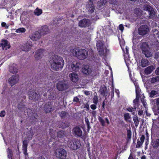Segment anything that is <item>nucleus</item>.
<instances>
[{
	"label": "nucleus",
	"mask_w": 159,
	"mask_h": 159,
	"mask_svg": "<svg viewBox=\"0 0 159 159\" xmlns=\"http://www.w3.org/2000/svg\"><path fill=\"white\" fill-rule=\"evenodd\" d=\"M125 119L126 121L128 120L131 118L129 113H125L124 115Z\"/></svg>",
	"instance_id": "79ce46f5"
},
{
	"label": "nucleus",
	"mask_w": 159,
	"mask_h": 159,
	"mask_svg": "<svg viewBox=\"0 0 159 159\" xmlns=\"http://www.w3.org/2000/svg\"><path fill=\"white\" fill-rule=\"evenodd\" d=\"M81 65L80 63L77 61H74L71 65L69 66L68 68L70 71H77L79 70L80 68Z\"/></svg>",
	"instance_id": "6e6552de"
},
{
	"label": "nucleus",
	"mask_w": 159,
	"mask_h": 159,
	"mask_svg": "<svg viewBox=\"0 0 159 159\" xmlns=\"http://www.w3.org/2000/svg\"><path fill=\"white\" fill-rule=\"evenodd\" d=\"M144 107L146 108V107L147 106V104L146 103V101H145V102H142Z\"/></svg>",
	"instance_id": "338daca9"
},
{
	"label": "nucleus",
	"mask_w": 159,
	"mask_h": 159,
	"mask_svg": "<svg viewBox=\"0 0 159 159\" xmlns=\"http://www.w3.org/2000/svg\"><path fill=\"white\" fill-rule=\"evenodd\" d=\"M23 148V151L24 154L25 155H26L28 154V153L27 152V148Z\"/></svg>",
	"instance_id": "4d7b16f0"
},
{
	"label": "nucleus",
	"mask_w": 159,
	"mask_h": 159,
	"mask_svg": "<svg viewBox=\"0 0 159 159\" xmlns=\"http://www.w3.org/2000/svg\"><path fill=\"white\" fill-rule=\"evenodd\" d=\"M16 0H0V8H4V7L8 3V2H10L12 5H14Z\"/></svg>",
	"instance_id": "4468645a"
},
{
	"label": "nucleus",
	"mask_w": 159,
	"mask_h": 159,
	"mask_svg": "<svg viewBox=\"0 0 159 159\" xmlns=\"http://www.w3.org/2000/svg\"><path fill=\"white\" fill-rule=\"evenodd\" d=\"M133 118L134 121L135 126L136 127L138 126L139 124V121L137 116L135 115H134L133 117Z\"/></svg>",
	"instance_id": "72a5a7b5"
},
{
	"label": "nucleus",
	"mask_w": 159,
	"mask_h": 159,
	"mask_svg": "<svg viewBox=\"0 0 159 159\" xmlns=\"http://www.w3.org/2000/svg\"><path fill=\"white\" fill-rule=\"evenodd\" d=\"M44 50L43 49H39L35 52L34 57L36 60H40L44 56Z\"/></svg>",
	"instance_id": "f8f14e48"
},
{
	"label": "nucleus",
	"mask_w": 159,
	"mask_h": 159,
	"mask_svg": "<svg viewBox=\"0 0 159 159\" xmlns=\"http://www.w3.org/2000/svg\"><path fill=\"white\" fill-rule=\"evenodd\" d=\"M28 94L29 95V98L31 100L33 101H36L39 98L38 94L36 93H34L32 91H30L28 92Z\"/></svg>",
	"instance_id": "dca6fc26"
},
{
	"label": "nucleus",
	"mask_w": 159,
	"mask_h": 159,
	"mask_svg": "<svg viewBox=\"0 0 159 159\" xmlns=\"http://www.w3.org/2000/svg\"><path fill=\"white\" fill-rule=\"evenodd\" d=\"M138 103L139 102L135 100H134V107H129L127 108V110L129 112H132V114L134 115H135V113L134 111L136 110L137 108L138 107Z\"/></svg>",
	"instance_id": "2eb2a0df"
},
{
	"label": "nucleus",
	"mask_w": 159,
	"mask_h": 159,
	"mask_svg": "<svg viewBox=\"0 0 159 159\" xmlns=\"http://www.w3.org/2000/svg\"><path fill=\"white\" fill-rule=\"evenodd\" d=\"M106 2V1L105 0H101L99 2H98V4L99 5V7H101L103 6Z\"/></svg>",
	"instance_id": "ea45409f"
},
{
	"label": "nucleus",
	"mask_w": 159,
	"mask_h": 159,
	"mask_svg": "<svg viewBox=\"0 0 159 159\" xmlns=\"http://www.w3.org/2000/svg\"><path fill=\"white\" fill-rule=\"evenodd\" d=\"M52 105L51 103L48 102L45 105L44 107V109L45 111L47 113L51 112L52 109Z\"/></svg>",
	"instance_id": "cd10ccee"
},
{
	"label": "nucleus",
	"mask_w": 159,
	"mask_h": 159,
	"mask_svg": "<svg viewBox=\"0 0 159 159\" xmlns=\"http://www.w3.org/2000/svg\"><path fill=\"white\" fill-rule=\"evenodd\" d=\"M84 107L85 108H86L88 110H89V105L87 104H85Z\"/></svg>",
	"instance_id": "0e129e2a"
},
{
	"label": "nucleus",
	"mask_w": 159,
	"mask_h": 159,
	"mask_svg": "<svg viewBox=\"0 0 159 159\" xmlns=\"http://www.w3.org/2000/svg\"><path fill=\"white\" fill-rule=\"evenodd\" d=\"M85 122H86L87 125H89V124H90L87 118L85 119Z\"/></svg>",
	"instance_id": "69168bd1"
},
{
	"label": "nucleus",
	"mask_w": 159,
	"mask_h": 159,
	"mask_svg": "<svg viewBox=\"0 0 159 159\" xmlns=\"http://www.w3.org/2000/svg\"><path fill=\"white\" fill-rule=\"evenodd\" d=\"M152 144L153 148H158L159 147V139L152 141Z\"/></svg>",
	"instance_id": "c85d7f7f"
},
{
	"label": "nucleus",
	"mask_w": 159,
	"mask_h": 159,
	"mask_svg": "<svg viewBox=\"0 0 159 159\" xmlns=\"http://www.w3.org/2000/svg\"><path fill=\"white\" fill-rule=\"evenodd\" d=\"M41 36V35L40 33L38 32H36L31 34L30 37L31 40H37L39 39Z\"/></svg>",
	"instance_id": "393cba45"
},
{
	"label": "nucleus",
	"mask_w": 159,
	"mask_h": 159,
	"mask_svg": "<svg viewBox=\"0 0 159 159\" xmlns=\"http://www.w3.org/2000/svg\"><path fill=\"white\" fill-rule=\"evenodd\" d=\"M65 53L75 56L80 60L86 58L88 56V52L86 50L78 48H75L69 50L68 54L66 53V52Z\"/></svg>",
	"instance_id": "f257e3e1"
},
{
	"label": "nucleus",
	"mask_w": 159,
	"mask_h": 159,
	"mask_svg": "<svg viewBox=\"0 0 159 159\" xmlns=\"http://www.w3.org/2000/svg\"><path fill=\"white\" fill-rule=\"evenodd\" d=\"M115 92L117 94L118 96H119V93H120L119 90L118 89H116L115 90Z\"/></svg>",
	"instance_id": "774afa93"
},
{
	"label": "nucleus",
	"mask_w": 159,
	"mask_h": 159,
	"mask_svg": "<svg viewBox=\"0 0 159 159\" xmlns=\"http://www.w3.org/2000/svg\"><path fill=\"white\" fill-rule=\"evenodd\" d=\"M56 157L60 159H65L67 155L66 151L62 148H58L56 149L54 153Z\"/></svg>",
	"instance_id": "39448f33"
},
{
	"label": "nucleus",
	"mask_w": 159,
	"mask_h": 159,
	"mask_svg": "<svg viewBox=\"0 0 159 159\" xmlns=\"http://www.w3.org/2000/svg\"><path fill=\"white\" fill-rule=\"evenodd\" d=\"M6 115V112L4 111H2L0 113V116L3 117Z\"/></svg>",
	"instance_id": "3c124183"
},
{
	"label": "nucleus",
	"mask_w": 159,
	"mask_h": 159,
	"mask_svg": "<svg viewBox=\"0 0 159 159\" xmlns=\"http://www.w3.org/2000/svg\"><path fill=\"white\" fill-rule=\"evenodd\" d=\"M26 30L24 28H20L16 30V32L17 33H24L25 32Z\"/></svg>",
	"instance_id": "e433bc0d"
},
{
	"label": "nucleus",
	"mask_w": 159,
	"mask_h": 159,
	"mask_svg": "<svg viewBox=\"0 0 159 159\" xmlns=\"http://www.w3.org/2000/svg\"><path fill=\"white\" fill-rule=\"evenodd\" d=\"M30 45L28 46L26 45L25 47L23 50L26 52L30 50Z\"/></svg>",
	"instance_id": "49530a36"
},
{
	"label": "nucleus",
	"mask_w": 159,
	"mask_h": 159,
	"mask_svg": "<svg viewBox=\"0 0 159 159\" xmlns=\"http://www.w3.org/2000/svg\"><path fill=\"white\" fill-rule=\"evenodd\" d=\"M90 107L93 110H95L97 108V106L95 104H92L90 106Z\"/></svg>",
	"instance_id": "5fc2aeb1"
},
{
	"label": "nucleus",
	"mask_w": 159,
	"mask_h": 159,
	"mask_svg": "<svg viewBox=\"0 0 159 159\" xmlns=\"http://www.w3.org/2000/svg\"><path fill=\"white\" fill-rule=\"evenodd\" d=\"M127 136L129 139H130L131 137V132L129 130H127Z\"/></svg>",
	"instance_id": "de8ad7c7"
},
{
	"label": "nucleus",
	"mask_w": 159,
	"mask_h": 159,
	"mask_svg": "<svg viewBox=\"0 0 159 159\" xmlns=\"http://www.w3.org/2000/svg\"><path fill=\"white\" fill-rule=\"evenodd\" d=\"M41 90L43 91L41 93V94H43V95L44 96L46 95V92H47L48 91V90L45 88H44L42 89Z\"/></svg>",
	"instance_id": "8fccbe9b"
},
{
	"label": "nucleus",
	"mask_w": 159,
	"mask_h": 159,
	"mask_svg": "<svg viewBox=\"0 0 159 159\" xmlns=\"http://www.w3.org/2000/svg\"><path fill=\"white\" fill-rule=\"evenodd\" d=\"M144 10L146 11L149 14V18H152L154 17L155 12L151 6L145 5L144 7Z\"/></svg>",
	"instance_id": "1a4fd4ad"
},
{
	"label": "nucleus",
	"mask_w": 159,
	"mask_h": 159,
	"mask_svg": "<svg viewBox=\"0 0 159 159\" xmlns=\"http://www.w3.org/2000/svg\"><path fill=\"white\" fill-rule=\"evenodd\" d=\"M150 28L147 25H141L138 29V33L139 34H137V35H144L147 34L150 31ZM134 40L137 39H140V36H137L135 35L133 37Z\"/></svg>",
	"instance_id": "20e7f679"
},
{
	"label": "nucleus",
	"mask_w": 159,
	"mask_h": 159,
	"mask_svg": "<svg viewBox=\"0 0 159 159\" xmlns=\"http://www.w3.org/2000/svg\"><path fill=\"white\" fill-rule=\"evenodd\" d=\"M143 143L140 142V141L137 140V144L136 145V148H140L142 145Z\"/></svg>",
	"instance_id": "a19ab883"
},
{
	"label": "nucleus",
	"mask_w": 159,
	"mask_h": 159,
	"mask_svg": "<svg viewBox=\"0 0 159 159\" xmlns=\"http://www.w3.org/2000/svg\"><path fill=\"white\" fill-rule=\"evenodd\" d=\"M64 135V131H59L58 132L57 136L59 140H61L63 139Z\"/></svg>",
	"instance_id": "c756f323"
},
{
	"label": "nucleus",
	"mask_w": 159,
	"mask_h": 159,
	"mask_svg": "<svg viewBox=\"0 0 159 159\" xmlns=\"http://www.w3.org/2000/svg\"><path fill=\"white\" fill-rule=\"evenodd\" d=\"M150 82L153 84L157 83L159 82V76L152 77L151 79Z\"/></svg>",
	"instance_id": "7c9ffc66"
},
{
	"label": "nucleus",
	"mask_w": 159,
	"mask_h": 159,
	"mask_svg": "<svg viewBox=\"0 0 159 159\" xmlns=\"http://www.w3.org/2000/svg\"><path fill=\"white\" fill-rule=\"evenodd\" d=\"M142 53L147 57H149L152 55L151 52L150 51V48L148 44L146 43H142L141 46Z\"/></svg>",
	"instance_id": "423d86ee"
},
{
	"label": "nucleus",
	"mask_w": 159,
	"mask_h": 159,
	"mask_svg": "<svg viewBox=\"0 0 159 159\" xmlns=\"http://www.w3.org/2000/svg\"><path fill=\"white\" fill-rule=\"evenodd\" d=\"M73 134L76 136L80 137L82 135V131L79 127H75L73 129Z\"/></svg>",
	"instance_id": "6ab92c4d"
},
{
	"label": "nucleus",
	"mask_w": 159,
	"mask_h": 159,
	"mask_svg": "<svg viewBox=\"0 0 159 159\" xmlns=\"http://www.w3.org/2000/svg\"><path fill=\"white\" fill-rule=\"evenodd\" d=\"M0 45L3 50H7L10 48V43L7 40H2Z\"/></svg>",
	"instance_id": "412c9836"
},
{
	"label": "nucleus",
	"mask_w": 159,
	"mask_h": 159,
	"mask_svg": "<svg viewBox=\"0 0 159 159\" xmlns=\"http://www.w3.org/2000/svg\"><path fill=\"white\" fill-rule=\"evenodd\" d=\"M60 116L61 118H64L66 115V113L64 111H62L59 113Z\"/></svg>",
	"instance_id": "37998d69"
},
{
	"label": "nucleus",
	"mask_w": 159,
	"mask_h": 159,
	"mask_svg": "<svg viewBox=\"0 0 159 159\" xmlns=\"http://www.w3.org/2000/svg\"><path fill=\"white\" fill-rule=\"evenodd\" d=\"M7 156L8 159H12V157L13 155L11 149L8 148L7 149Z\"/></svg>",
	"instance_id": "473e14b6"
},
{
	"label": "nucleus",
	"mask_w": 159,
	"mask_h": 159,
	"mask_svg": "<svg viewBox=\"0 0 159 159\" xmlns=\"http://www.w3.org/2000/svg\"><path fill=\"white\" fill-rule=\"evenodd\" d=\"M2 26V27H4L6 29L8 28L9 27V25H7L6 23L5 22H2L1 24Z\"/></svg>",
	"instance_id": "09e8293b"
},
{
	"label": "nucleus",
	"mask_w": 159,
	"mask_h": 159,
	"mask_svg": "<svg viewBox=\"0 0 159 159\" xmlns=\"http://www.w3.org/2000/svg\"><path fill=\"white\" fill-rule=\"evenodd\" d=\"M50 62L51 68L56 70L61 69L64 63L62 58L57 55H54L51 58Z\"/></svg>",
	"instance_id": "f03ea898"
},
{
	"label": "nucleus",
	"mask_w": 159,
	"mask_h": 159,
	"mask_svg": "<svg viewBox=\"0 0 159 159\" xmlns=\"http://www.w3.org/2000/svg\"><path fill=\"white\" fill-rule=\"evenodd\" d=\"M125 40H120V43L121 48H122V46L125 44Z\"/></svg>",
	"instance_id": "864d4df0"
},
{
	"label": "nucleus",
	"mask_w": 159,
	"mask_h": 159,
	"mask_svg": "<svg viewBox=\"0 0 159 159\" xmlns=\"http://www.w3.org/2000/svg\"><path fill=\"white\" fill-rule=\"evenodd\" d=\"M98 99L97 96H95L94 97V98L93 99V103H94L95 104H97L98 102Z\"/></svg>",
	"instance_id": "a18cd8bd"
},
{
	"label": "nucleus",
	"mask_w": 159,
	"mask_h": 159,
	"mask_svg": "<svg viewBox=\"0 0 159 159\" xmlns=\"http://www.w3.org/2000/svg\"><path fill=\"white\" fill-rule=\"evenodd\" d=\"M145 139V136L143 135H142L140 138V142H141L143 143Z\"/></svg>",
	"instance_id": "bf43d9fd"
},
{
	"label": "nucleus",
	"mask_w": 159,
	"mask_h": 159,
	"mask_svg": "<svg viewBox=\"0 0 159 159\" xmlns=\"http://www.w3.org/2000/svg\"><path fill=\"white\" fill-rule=\"evenodd\" d=\"M42 12L41 9H39L38 8H36L34 11V13L36 16H39Z\"/></svg>",
	"instance_id": "c9c22d12"
},
{
	"label": "nucleus",
	"mask_w": 159,
	"mask_h": 159,
	"mask_svg": "<svg viewBox=\"0 0 159 159\" xmlns=\"http://www.w3.org/2000/svg\"><path fill=\"white\" fill-rule=\"evenodd\" d=\"M96 46L97 49L100 55L106 56V54L109 52V50L104 46L102 40H98Z\"/></svg>",
	"instance_id": "7ed1b4c3"
},
{
	"label": "nucleus",
	"mask_w": 159,
	"mask_h": 159,
	"mask_svg": "<svg viewBox=\"0 0 159 159\" xmlns=\"http://www.w3.org/2000/svg\"><path fill=\"white\" fill-rule=\"evenodd\" d=\"M73 102H79V99L77 97H75L74 98L73 100Z\"/></svg>",
	"instance_id": "052dcab7"
},
{
	"label": "nucleus",
	"mask_w": 159,
	"mask_h": 159,
	"mask_svg": "<svg viewBox=\"0 0 159 159\" xmlns=\"http://www.w3.org/2000/svg\"><path fill=\"white\" fill-rule=\"evenodd\" d=\"M19 76L18 75H12L9 80L8 81L10 85L12 86L18 82Z\"/></svg>",
	"instance_id": "9b49d317"
},
{
	"label": "nucleus",
	"mask_w": 159,
	"mask_h": 159,
	"mask_svg": "<svg viewBox=\"0 0 159 159\" xmlns=\"http://www.w3.org/2000/svg\"><path fill=\"white\" fill-rule=\"evenodd\" d=\"M155 69L154 66L151 65L146 68L144 70V73L146 75L150 74Z\"/></svg>",
	"instance_id": "5701e85b"
},
{
	"label": "nucleus",
	"mask_w": 159,
	"mask_h": 159,
	"mask_svg": "<svg viewBox=\"0 0 159 159\" xmlns=\"http://www.w3.org/2000/svg\"><path fill=\"white\" fill-rule=\"evenodd\" d=\"M69 125V123L67 122H59V126L60 127L64 128L67 127Z\"/></svg>",
	"instance_id": "f704fd0d"
},
{
	"label": "nucleus",
	"mask_w": 159,
	"mask_h": 159,
	"mask_svg": "<svg viewBox=\"0 0 159 159\" xmlns=\"http://www.w3.org/2000/svg\"><path fill=\"white\" fill-rule=\"evenodd\" d=\"M68 145L70 148L73 150H75L80 147V144L78 140L74 139L70 141Z\"/></svg>",
	"instance_id": "0eeeda50"
},
{
	"label": "nucleus",
	"mask_w": 159,
	"mask_h": 159,
	"mask_svg": "<svg viewBox=\"0 0 159 159\" xmlns=\"http://www.w3.org/2000/svg\"><path fill=\"white\" fill-rule=\"evenodd\" d=\"M86 10L89 12H92L94 11V8L92 2L90 0L88 2L86 5Z\"/></svg>",
	"instance_id": "4be33fe9"
},
{
	"label": "nucleus",
	"mask_w": 159,
	"mask_h": 159,
	"mask_svg": "<svg viewBox=\"0 0 159 159\" xmlns=\"http://www.w3.org/2000/svg\"><path fill=\"white\" fill-rule=\"evenodd\" d=\"M134 85L136 89V98L134 100L139 102V96L140 93L141 92V90L137 84H134Z\"/></svg>",
	"instance_id": "a878e982"
},
{
	"label": "nucleus",
	"mask_w": 159,
	"mask_h": 159,
	"mask_svg": "<svg viewBox=\"0 0 159 159\" xmlns=\"http://www.w3.org/2000/svg\"><path fill=\"white\" fill-rule=\"evenodd\" d=\"M90 113H91L93 116H95L96 114V111H94L90 110Z\"/></svg>",
	"instance_id": "13d9d810"
},
{
	"label": "nucleus",
	"mask_w": 159,
	"mask_h": 159,
	"mask_svg": "<svg viewBox=\"0 0 159 159\" xmlns=\"http://www.w3.org/2000/svg\"><path fill=\"white\" fill-rule=\"evenodd\" d=\"M154 104L153 111L155 115H157L159 113V98L153 100Z\"/></svg>",
	"instance_id": "9d476101"
},
{
	"label": "nucleus",
	"mask_w": 159,
	"mask_h": 159,
	"mask_svg": "<svg viewBox=\"0 0 159 159\" xmlns=\"http://www.w3.org/2000/svg\"><path fill=\"white\" fill-rule=\"evenodd\" d=\"M98 119L99 120V121L101 123V124L102 126H104L105 125V122L103 118H102L101 117H99Z\"/></svg>",
	"instance_id": "58836bf2"
},
{
	"label": "nucleus",
	"mask_w": 159,
	"mask_h": 159,
	"mask_svg": "<svg viewBox=\"0 0 159 159\" xmlns=\"http://www.w3.org/2000/svg\"><path fill=\"white\" fill-rule=\"evenodd\" d=\"M157 44V46L156 47V48L157 49H159V43L158 42L157 40H156V42H155Z\"/></svg>",
	"instance_id": "680f3d73"
},
{
	"label": "nucleus",
	"mask_w": 159,
	"mask_h": 159,
	"mask_svg": "<svg viewBox=\"0 0 159 159\" xmlns=\"http://www.w3.org/2000/svg\"><path fill=\"white\" fill-rule=\"evenodd\" d=\"M82 71L84 74L86 75H90L92 71V68L88 65L84 66L82 69Z\"/></svg>",
	"instance_id": "ddd939ff"
},
{
	"label": "nucleus",
	"mask_w": 159,
	"mask_h": 159,
	"mask_svg": "<svg viewBox=\"0 0 159 159\" xmlns=\"http://www.w3.org/2000/svg\"><path fill=\"white\" fill-rule=\"evenodd\" d=\"M158 92L157 91L155 90L152 91L150 93V96L151 97H153L157 94Z\"/></svg>",
	"instance_id": "4c0bfd02"
},
{
	"label": "nucleus",
	"mask_w": 159,
	"mask_h": 159,
	"mask_svg": "<svg viewBox=\"0 0 159 159\" xmlns=\"http://www.w3.org/2000/svg\"><path fill=\"white\" fill-rule=\"evenodd\" d=\"M66 85L64 81H59L57 83V87L59 91H62L66 88Z\"/></svg>",
	"instance_id": "a211bd4d"
},
{
	"label": "nucleus",
	"mask_w": 159,
	"mask_h": 159,
	"mask_svg": "<svg viewBox=\"0 0 159 159\" xmlns=\"http://www.w3.org/2000/svg\"><path fill=\"white\" fill-rule=\"evenodd\" d=\"M69 76L70 80L74 82H77L79 79L78 75L75 73L73 72L69 74Z\"/></svg>",
	"instance_id": "aec40b11"
},
{
	"label": "nucleus",
	"mask_w": 159,
	"mask_h": 159,
	"mask_svg": "<svg viewBox=\"0 0 159 159\" xmlns=\"http://www.w3.org/2000/svg\"><path fill=\"white\" fill-rule=\"evenodd\" d=\"M124 27L123 25L122 24H120L119 26V29L122 32L124 30Z\"/></svg>",
	"instance_id": "603ef678"
},
{
	"label": "nucleus",
	"mask_w": 159,
	"mask_h": 159,
	"mask_svg": "<svg viewBox=\"0 0 159 159\" xmlns=\"http://www.w3.org/2000/svg\"><path fill=\"white\" fill-rule=\"evenodd\" d=\"M28 142L26 140H24L23 142L22 148H27Z\"/></svg>",
	"instance_id": "c03bdc74"
},
{
	"label": "nucleus",
	"mask_w": 159,
	"mask_h": 159,
	"mask_svg": "<svg viewBox=\"0 0 159 159\" xmlns=\"http://www.w3.org/2000/svg\"><path fill=\"white\" fill-rule=\"evenodd\" d=\"M9 71L12 73H16L17 72L18 70L16 67L12 66L10 67Z\"/></svg>",
	"instance_id": "2f4dec72"
},
{
	"label": "nucleus",
	"mask_w": 159,
	"mask_h": 159,
	"mask_svg": "<svg viewBox=\"0 0 159 159\" xmlns=\"http://www.w3.org/2000/svg\"><path fill=\"white\" fill-rule=\"evenodd\" d=\"M49 29L47 25H44L42 26L40 29V33L43 34H47L49 32Z\"/></svg>",
	"instance_id": "bb28decb"
},
{
	"label": "nucleus",
	"mask_w": 159,
	"mask_h": 159,
	"mask_svg": "<svg viewBox=\"0 0 159 159\" xmlns=\"http://www.w3.org/2000/svg\"><path fill=\"white\" fill-rule=\"evenodd\" d=\"M155 72L157 75H159V67L156 69Z\"/></svg>",
	"instance_id": "e2e57ef3"
},
{
	"label": "nucleus",
	"mask_w": 159,
	"mask_h": 159,
	"mask_svg": "<svg viewBox=\"0 0 159 159\" xmlns=\"http://www.w3.org/2000/svg\"><path fill=\"white\" fill-rule=\"evenodd\" d=\"M90 24L89 20L86 19H83L80 20L79 23V25L81 27H86L89 26Z\"/></svg>",
	"instance_id": "f3484780"
},
{
	"label": "nucleus",
	"mask_w": 159,
	"mask_h": 159,
	"mask_svg": "<svg viewBox=\"0 0 159 159\" xmlns=\"http://www.w3.org/2000/svg\"><path fill=\"white\" fill-rule=\"evenodd\" d=\"M138 115L140 116H141L143 115V111L142 110H139L138 112Z\"/></svg>",
	"instance_id": "6e6d98bb"
},
{
	"label": "nucleus",
	"mask_w": 159,
	"mask_h": 159,
	"mask_svg": "<svg viewBox=\"0 0 159 159\" xmlns=\"http://www.w3.org/2000/svg\"><path fill=\"white\" fill-rule=\"evenodd\" d=\"M149 64V61L145 58H143L141 59L140 62V66L142 67H145Z\"/></svg>",
	"instance_id": "b1692460"
}]
</instances>
